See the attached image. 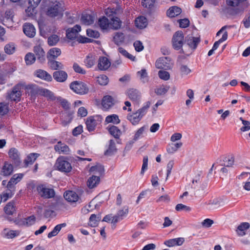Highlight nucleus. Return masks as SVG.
Here are the masks:
<instances>
[{"instance_id":"nucleus-1","label":"nucleus","mask_w":250,"mask_h":250,"mask_svg":"<svg viewBox=\"0 0 250 250\" xmlns=\"http://www.w3.org/2000/svg\"><path fill=\"white\" fill-rule=\"evenodd\" d=\"M23 177L22 173L15 174L10 178L7 183L6 189L3 192L4 201L12 197L16 191L15 185L20 182Z\"/></svg>"},{"instance_id":"nucleus-2","label":"nucleus","mask_w":250,"mask_h":250,"mask_svg":"<svg viewBox=\"0 0 250 250\" xmlns=\"http://www.w3.org/2000/svg\"><path fill=\"white\" fill-rule=\"evenodd\" d=\"M63 11L62 4L60 2L55 1L52 2L48 6L46 14L50 17L55 18L58 16L62 17Z\"/></svg>"},{"instance_id":"nucleus-3","label":"nucleus","mask_w":250,"mask_h":250,"mask_svg":"<svg viewBox=\"0 0 250 250\" xmlns=\"http://www.w3.org/2000/svg\"><path fill=\"white\" fill-rule=\"evenodd\" d=\"M226 4L229 7L235 9V14L243 12L249 5L248 0H226Z\"/></svg>"},{"instance_id":"nucleus-4","label":"nucleus","mask_w":250,"mask_h":250,"mask_svg":"<svg viewBox=\"0 0 250 250\" xmlns=\"http://www.w3.org/2000/svg\"><path fill=\"white\" fill-rule=\"evenodd\" d=\"M70 88L76 93L80 95L87 94L89 88L85 83L81 81H74L70 84Z\"/></svg>"},{"instance_id":"nucleus-5","label":"nucleus","mask_w":250,"mask_h":250,"mask_svg":"<svg viewBox=\"0 0 250 250\" xmlns=\"http://www.w3.org/2000/svg\"><path fill=\"white\" fill-rule=\"evenodd\" d=\"M21 87L20 83L15 85L11 90L7 92V99L11 101H20L21 95Z\"/></svg>"},{"instance_id":"nucleus-6","label":"nucleus","mask_w":250,"mask_h":250,"mask_svg":"<svg viewBox=\"0 0 250 250\" xmlns=\"http://www.w3.org/2000/svg\"><path fill=\"white\" fill-rule=\"evenodd\" d=\"M184 37L181 31L176 32L172 39L173 47L177 50L180 49L184 44Z\"/></svg>"},{"instance_id":"nucleus-7","label":"nucleus","mask_w":250,"mask_h":250,"mask_svg":"<svg viewBox=\"0 0 250 250\" xmlns=\"http://www.w3.org/2000/svg\"><path fill=\"white\" fill-rule=\"evenodd\" d=\"M37 190L41 197L49 199L54 197L55 192L53 189L48 188L44 185H40L37 188Z\"/></svg>"},{"instance_id":"nucleus-8","label":"nucleus","mask_w":250,"mask_h":250,"mask_svg":"<svg viewBox=\"0 0 250 250\" xmlns=\"http://www.w3.org/2000/svg\"><path fill=\"white\" fill-rule=\"evenodd\" d=\"M173 65L171 59L168 57H163L158 59L155 63L156 67L158 69H170Z\"/></svg>"},{"instance_id":"nucleus-9","label":"nucleus","mask_w":250,"mask_h":250,"mask_svg":"<svg viewBox=\"0 0 250 250\" xmlns=\"http://www.w3.org/2000/svg\"><path fill=\"white\" fill-rule=\"evenodd\" d=\"M56 165L59 170L63 172H69L72 169L70 163L62 158L57 159Z\"/></svg>"},{"instance_id":"nucleus-10","label":"nucleus","mask_w":250,"mask_h":250,"mask_svg":"<svg viewBox=\"0 0 250 250\" xmlns=\"http://www.w3.org/2000/svg\"><path fill=\"white\" fill-rule=\"evenodd\" d=\"M128 213V207L124 206L122 209H120L117 213L112 217L111 223L116 224L120 220H122Z\"/></svg>"},{"instance_id":"nucleus-11","label":"nucleus","mask_w":250,"mask_h":250,"mask_svg":"<svg viewBox=\"0 0 250 250\" xmlns=\"http://www.w3.org/2000/svg\"><path fill=\"white\" fill-rule=\"evenodd\" d=\"M81 27L79 25H75L72 28H69L66 31V37L70 40H73L77 38L78 33L81 31Z\"/></svg>"},{"instance_id":"nucleus-12","label":"nucleus","mask_w":250,"mask_h":250,"mask_svg":"<svg viewBox=\"0 0 250 250\" xmlns=\"http://www.w3.org/2000/svg\"><path fill=\"white\" fill-rule=\"evenodd\" d=\"M25 89L28 91L29 94L33 97L41 95L42 88L36 84H28L26 86Z\"/></svg>"},{"instance_id":"nucleus-13","label":"nucleus","mask_w":250,"mask_h":250,"mask_svg":"<svg viewBox=\"0 0 250 250\" xmlns=\"http://www.w3.org/2000/svg\"><path fill=\"white\" fill-rule=\"evenodd\" d=\"M34 52L37 58V61L43 63L45 61V53L43 48L40 45H37L34 47Z\"/></svg>"},{"instance_id":"nucleus-14","label":"nucleus","mask_w":250,"mask_h":250,"mask_svg":"<svg viewBox=\"0 0 250 250\" xmlns=\"http://www.w3.org/2000/svg\"><path fill=\"white\" fill-rule=\"evenodd\" d=\"M127 95L132 102L138 104L141 97V93L136 89H130L127 92Z\"/></svg>"},{"instance_id":"nucleus-15","label":"nucleus","mask_w":250,"mask_h":250,"mask_svg":"<svg viewBox=\"0 0 250 250\" xmlns=\"http://www.w3.org/2000/svg\"><path fill=\"white\" fill-rule=\"evenodd\" d=\"M24 33L29 38H33L36 34L35 27L30 23H25L23 25Z\"/></svg>"},{"instance_id":"nucleus-16","label":"nucleus","mask_w":250,"mask_h":250,"mask_svg":"<svg viewBox=\"0 0 250 250\" xmlns=\"http://www.w3.org/2000/svg\"><path fill=\"white\" fill-rule=\"evenodd\" d=\"M199 37H194L188 35L186 37L185 42L192 49H195L198 44L200 42Z\"/></svg>"},{"instance_id":"nucleus-17","label":"nucleus","mask_w":250,"mask_h":250,"mask_svg":"<svg viewBox=\"0 0 250 250\" xmlns=\"http://www.w3.org/2000/svg\"><path fill=\"white\" fill-rule=\"evenodd\" d=\"M53 77L57 82L62 83L67 80L68 75L65 71L59 70L54 72Z\"/></svg>"},{"instance_id":"nucleus-18","label":"nucleus","mask_w":250,"mask_h":250,"mask_svg":"<svg viewBox=\"0 0 250 250\" xmlns=\"http://www.w3.org/2000/svg\"><path fill=\"white\" fill-rule=\"evenodd\" d=\"M9 157L14 161L15 165L18 166L21 162L20 159V154L15 148H11L8 152Z\"/></svg>"},{"instance_id":"nucleus-19","label":"nucleus","mask_w":250,"mask_h":250,"mask_svg":"<svg viewBox=\"0 0 250 250\" xmlns=\"http://www.w3.org/2000/svg\"><path fill=\"white\" fill-rule=\"evenodd\" d=\"M48 66L53 70H62L64 68L62 62L57 61L53 59H48Z\"/></svg>"},{"instance_id":"nucleus-20","label":"nucleus","mask_w":250,"mask_h":250,"mask_svg":"<svg viewBox=\"0 0 250 250\" xmlns=\"http://www.w3.org/2000/svg\"><path fill=\"white\" fill-rule=\"evenodd\" d=\"M13 171V166L7 162H5L4 165L1 168L0 175L3 176L10 175Z\"/></svg>"},{"instance_id":"nucleus-21","label":"nucleus","mask_w":250,"mask_h":250,"mask_svg":"<svg viewBox=\"0 0 250 250\" xmlns=\"http://www.w3.org/2000/svg\"><path fill=\"white\" fill-rule=\"evenodd\" d=\"M184 242V238L179 237L167 240L165 241L164 244L167 247H171L175 246H181Z\"/></svg>"},{"instance_id":"nucleus-22","label":"nucleus","mask_w":250,"mask_h":250,"mask_svg":"<svg viewBox=\"0 0 250 250\" xmlns=\"http://www.w3.org/2000/svg\"><path fill=\"white\" fill-rule=\"evenodd\" d=\"M111 65L108 59L105 57H101L99 58L98 66L101 70H107Z\"/></svg>"},{"instance_id":"nucleus-23","label":"nucleus","mask_w":250,"mask_h":250,"mask_svg":"<svg viewBox=\"0 0 250 250\" xmlns=\"http://www.w3.org/2000/svg\"><path fill=\"white\" fill-rule=\"evenodd\" d=\"M35 75L38 78H40L48 82H51L52 80V77L46 71L42 69H38L35 72Z\"/></svg>"},{"instance_id":"nucleus-24","label":"nucleus","mask_w":250,"mask_h":250,"mask_svg":"<svg viewBox=\"0 0 250 250\" xmlns=\"http://www.w3.org/2000/svg\"><path fill=\"white\" fill-rule=\"evenodd\" d=\"M64 198L69 202L75 203L79 199L77 194L73 191H67L64 192Z\"/></svg>"},{"instance_id":"nucleus-25","label":"nucleus","mask_w":250,"mask_h":250,"mask_svg":"<svg viewBox=\"0 0 250 250\" xmlns=\"http://www.w3.org/2000/svg\"><path fill=\"white\" fill-rule=\"evenodd\" d=\"M5 213L7 215H12L16 211L15 201H11L8 203L4 208Z\"/></svg>"},{"instance_id":"nucleus-26","label":"nucleus","mask_w":250,"mask_h":250,"mask_svg":"<svg viewBox=\"0 0 250 250\" xmlns=\"http://www.w3.org/2000/svg\"><path fill=\"white\" fill-rule=\"evenodd\" d=\"M109 27L113 29H118L121 26L122 22L119 18L116 17H110Z\"/></svg>"},{"instance_id":"nucleus-27","label":"nucleus","mask_w":250,"mask_h":250,"mask_svg":"<svg viewBox=\"0 0 250 250\" xmlns=\"http://www.w3.org/2000/svg\"><path fill=\"white\" fill-rule=\"evenodd\" d=\"M87 129L89 131H93L95 130L97 125V122L94 117L90 116L86 119L85 122Z\"/></svg>"},{"instance_id":"nucleus-28","label":"nucleus","mask_w":250,"mask_h":250,"mask_svg":"<svg viewBox=\"0 0 250 250\" xmlns=\"http://www.w3.org/2000/svg\"><path fill=\"white\" fill-rule=\"evenodd\" d=\"M39 156V154L36 153H32L28 155L24 160V167L32 165Z\"/></svg>"},{"instance_id":"nucleus-29","label":"nucleus","mask_w":250,"mask_h":250,"mask_svg":"<svg viewBox=\"0 0 250 250\" xmlns=\"http://www.w3.org/2000/svg\"><path fill=\"white\" fill-rule=\"evenodd\" d=\"M114 100L111 96L107 95L104 97L102 104L104 108L108 109L114 104Z\"/></svg>"},{"instance_id":"nucleus-30","label":"nucleus","mask_w":250,"mask_h":250,"mask_svg":"<svg viewBox=\"0 0 250 250\" xmlns=\"http://www.w3.org/2000/svg\"><path fill=\"white\" fill-rule=\"evenodd\" d=\"M108 130L109 133L116 139H119L122 134L121 130L117 126L113 125H109L108 126Z\"/></svg>"},{"instance_id":"nucleus-31","label":"nucleus","mask_w":250,"mask_h":250,"mask_svg":"<svg viewBox=\"0 0 250 250\" xmlns=\"http://www.w3.org/2000/svg\"><path fill=\"white\" fill-rule=\"evenodd\" d=\"M55 150L58 151L60 153H62L64 154H68L69 152V147L64 144L62 143L61 142H59L58 144L54 146Z\"/></svg>"},{"instance_id":"nucleus-32","label":"nucleus","mask_w":250,"mask_h":250,"mask_svg":"<svg viewBox=\"0 0 250 250\" xmlns=\"http://www.w3.org/2000/svg\"><path fill=\"white\" fill-rule=\"evenodd\" d=\"M182 12L181 9L176 6L170 7L167 12V14L169 17L173 18L180 15Z\"/></svg>"},{"instance_id":"nucleus-33","label":"nucleus","mask_w":250,"mask_h":250,"mask_svg":"<svg viewBox=\"0 0 250 250\" xmlns=\"http://www.w3.org/2000/svg\"><path fill=\"white\" fill-rule=\"evenodd\" d=\"M135 23L137 27L140 29H143L147 25V20L144 16H140L135 20Z\"/></svg>"},{"instance_id":"nucleus-34","label":"nucleus","mask_w":250,"mask_h":250,"mask_svg":"<svg viewBox=\"0 0 250 250\" xmlns=\"http://www.w3.org/2000/svg\"><path fill=\"white\" fill-rule=\"evenodd\" d=\"M61 54V50L60 48L54 47L50 49L47 53V59H56Z\"/></svg>"},{"instance_id":"nucleus-35","label":"nucleus","mask_w":250,"mask_h":250,"mask_svg":"<svg viewBox=\"0 0 250 250\" xmlns=\"http://www.w3.org/2000/svg\"><path fill=\"white\" fill-rule=\"evenodd\" d=\"M100 181L99 176L93 175L88 179L87 185L89 188H93L99 184Z\"/></svg>"},{"instance_id":"nucleus-36","label":"nucleus","mask_w":250,"mask_h":250,"mask_svg":"<svg viewBox=\"0 0 250 250\" xmlns=\"http://www.w3.org/2000/svg\"><path fill=\"white\" fill-rule=\"evenodd\" d=\"M83 23L85 25H90L94 22V17L87 14H83L81 19Z\"/></svg>"},{"instance_id":"nucleus-37","label":"nucleus","mask_w":250,"mask_h":250,"mask_svg":"<svg viewBox=\"0 0 250 250\" xmlns=\"http://www.w3.org/2000/svg\"><path fill=\"white\" fill-rule=\"evenodd\" d=\"M250 228V224L248 222H243L241 223L237 227L236 229L237 233L239 236H244L245 235V230Z\"/></svg>"},{"instance_id":"nucleus-38","label":"nucleus","mask_w":250,"mask_h":250,"mask_svg":"<svg viewBox=\"0 0 250 250\" xmlns=\"http://www.w3.org/2000/svg\"><path fill=\"white\" fill-rule=\"evenodd\" d=\"M109 144L108 149L104 152V155L106 156H111L113 155L116 151L115 143L114 140H110L109 142Z\"/></svg>"},{"instance_id":"nucleus-39","label":"nucleus","mask_w":250,"mask_h":250,"mask_svg":"<svg viewBox=\"0 0 250 250\" xmlns=\"http://www.w3.org/2000/svg\"><path fill=\"white\" fill-rule=\"evenodd\" d=\"M66 226V224L65 223L60 224H59V225H57V226H56L54 227V228L52 230V231H51L48 234V235H47L48 238H51L54 236H56L59 233V232L61 230V229L62 228L65 227Z\"/></svg>"},{"instance_id":"nucleus-40","label":"nucleus","mask_w":250,"mask_h":250,"mask_svg":"<svg viewBox=\"0 0 250 250\" xmlns=\"http://www.w3.org/2000/svg\"><path fill=\"white\" fill-rule=\"evenodd\" d=\"M4 237L8 239H12L18 236L20 234V231L18 230H8L4 229L2 232Z\"/></svg>"},{"instance_id":"nucleus-41","label":"nucleus","mask_w":250,"mask_h":250,"mask_svg":"<svg viewBox=\"0 0 250 250\" xmlns=\"http://www.w3.org/2000/svg\"><path fill=\"white\" fill-rule=\"evenodd\" d=\"M101 217L100 214L98 215L93 214L91 215L89 218V225L91 227H96L98 225V222L101 220Z\"/></svg>"},{"instance_id":"nucleus-42","label":"nucleus","mask_w":250,"mask_h":250,"mask_svg":"<svg viewBox=\"0 0 250 250\" xmlns=\"http://www.w3.org/2000/svg\"><path fill=\"white\" fill-rule=\"evenodd\" d=\"M127 119L133 125H136L138 124L142 118L135 112L132 114H128L127 116Z\"/></svg>"},{"instance_id":"nucleus-43","label":"nucleus","mask_w":250,"mask_h":250,"mask_svg":"<svg viewBox=\"0 0 250 250\" xmlns=\"http://www.w3.org/2000/svg\"><path fill=\"white\" fill-rule=\"evenodd\" d=\"M4 50L7 54H13L16 51V45L14 42H9L5 45Z\"/></svg>"},{"instance_id":"nucleus-44","label":"nucleus","mask_w":250,"mask_h":250,"mask_svg":"<svg viewBox=\"0 0 250 250\" xmlns=\"http://www.w3.org/2000/svg\"><path fill=\"white\" fill-rule=\"evenodd\" d=\"M105 122L107 124L112 123L114 124H118L120 122V120L117 115L112 114L108 115L106 117Z\"/></svg>"},{"instance_id":"nucleus-45","label":"nucleus","mask_w":250,"mask_h":250,"mask_svg":"<svg viewBox=\"0 0 250 250\" xmlns=\"http://www.w3.org/2000/svg\"><path fill=\"white\" fill-rule=\"evenodd\" d=\"M109 19L105 17L100 18L98 21V24L102 29H106L109 27Z\"/></svg>"},{"instance_id":"nucleus-46","label":"nucleus","mask_w":250,"mask_h":250,"mask_svg":"<svg viewBox=\"0 0 250 250\" xmlns=\"http://www.w3.org/2000/svg\"><path fill=\"white\" fill-rule=\"evenodd\" d=\"M24 60L27 65H31L35 62L36 57L32 53H28L25 56Z\"/></svg>"},{"instance_id":"nucleus-47","label":"nucleus","mask_w":250,"mask_h":250,"mask_svg":"<svg viewBox=\"0 0 250 250\" xmlns=\"http://www.w3.org/2000/svg\"><path fill=\"white\" fill-rule=\"evenodd\" d=\"M124 35L123 33L117 32L113 37L115 43L118 45L124 42Z\"/></svg>"},{"instance_id":"nucleus-48","label":"nucleus","mask_w":250,"mask_h":250,"mask_svg":"<svg viewBox=\"0 0 250 250\" xmlns=\"http://www.w3.org/2000/svg\"><path fill=\"white\" fill-rule=\"evenodd\" d=\"M41 96L46 97L48 99L52 101L55 100V97L53 92L45 88H42Z\"/></svg>"},{"instance_id":"nucleus-49","label":"nucleus","mask_w":250,"mask_h":250,"mask_svg":"<svg viewBox=\"0 0 250 250\" xmlns=\"http://www.w3.org/2000/svg\"><path fill=\"white\" fill-rule=\"evenodd\" d=\"M169 86L167 85H162L155 89V93L158 95H163L169 90Z\"/></svg>"},{"instance_id":"nucleus-50","label":"nucleus","mask_w":250,"mask_h":250,"mask_svg":"<svg viewBox=\"0 0 250 250\" xmlns=\"http://www.w3.org/2000/svg\"><path fill=\"white\" fill-rule=\"evenodd\" d=\"M90 172L98 173L100 175L102 174L104 172V167L100 164H97L95 166L91 167L89 170Z\"/></svg>"},{"instance_id":"nucleus-51","label":"nucleus","mask_w":250,"mask_h":250,"mask_svg":"<svg viewBox=\"0 0 250 250\" xmlns=\"http://www.w3.org/2000/svg\"><path fill=\"white\" fill-rule=\"evenodd\" d=\"M137 75L140 77L141 81L143 83H145L148 82V76L146 71L145 69H143L137 72Z\"/></svg>"},{"instance_id":"nucleus-52","label":"nucleus","mask_w":250,"mask_h":250,"mask_svg":"<svg viewBox=\"0 0 250 250\" xmlns=\"http://www.w3.org/2000/svg\"><path fill=\"white\" fill-rule=\"evenodd\" d=\"M84 62L87 68H91L95 62V59L92 56H87L84 60Z\"/></svg>"},{"instance_id":"nucleus-53","label":"nucleus","mask_w":250,"mask_h":250,"mask_svg":"<svg viewBox=\"0 0 250 250\" xmlns=\"http://www.w3.org/2000/svg\"><path fill=\"white\" fill-rule=\"evenodd\" d=\"M9 111V104L5 102L0 103V115H6Z\"/></svg>"},{"instance_id":"nucleus-54","label":"nucleus","mask_w":250,"mask_h":250,"mask_svg":"<svg viewBox=\"0 0 250 250\" xmlns=\"http://www.w3.org/2000/svg\"><path fill=\"white\" fill-rule=\"evenodd\" d=\"M59 41V36L57 35L54 34L48 37L47 42L49 46H53L56 45Z\"/></svg>"},{"instance_id":"nucleus-55","label":"nucleus","mask_w":250,"mask_h":250,"mask_svg":"<svg viewBox=\"0 0 250 250\" xmlns=\"http://www.w3.org/2000/svg\"><path fill=\"white\" fill-rule=\"evenodd\" d=\"M239 119L242 121L244 126L240 128V130L242 132L247 131L250 130V122L248 121L244 120L242 117Z\"/></svg>"},{"instance_id":"nucleus-56","label":"nucleus","mask_w":250,"mask_h":250,"mask_svg":"<svg viewBox=\"0 0 250 250\" xmlns=\"http://www.w3.org/2000/svg\"><path fill=\"white\" fill-rule=\"evenodd\" d=\"M98 83L102 85H105L108 83V78L105 75H101L97 78Z\"/></svg>"},{"instance_id":"nucleus-57","label":"nucleus","mask_w":250,"mask_h":250,"mask_svg":"<svg viewBox=\"0 0 250 250\" xmlns=\"http://www.w3.org/2000/svg\"><path fill=\"white\" fill-rule=\"evenodd\" d=\"M155 0H142V5L147 8H151L154 5Z\"/></svg>"},{"instance_id":"nucleus-58","label":"nucleus","mask_w":250,"mask_h":250,"mask_svg":"<svg viewBox=\"0 0 250 250\" xmlns=\"http://www.w3.org/2000/svg\"><path fill=\"white\" fill-rule=\"evenodd\" d=\"M158 76L160 79L165 81L168 80L170 78L169 73L164 70H160L158 72Z\"/></svg>"},{"instance_id":"nucleus-59","label":"nucleus","mask_w":250,"mask_h":250,"mask_svg":"<svg viewBox=\"0 0 250 250\" xmlns=\"http://www.w3.org/2000/svg\"><path fill=\"white\" fill-rule=\"evenodd\" d=\"M57 100L60 102L61 104L64 109L68 110L69 109L70 104L66 100L62 99L61 97L58 98Z\"/></svg>"},{"instance_id":"nucleus-60","label":"nucleus","mask_w":250,"mask_h":250,"mask_svg":"<svg viewBox=\"0 0 250 250\" xmlns=\"http://www.w3.org/2000/svg\"><path fill=\"white\" fill-rule=\"evenodd\" d=\"M26 226H30L33 225L36 221V217L34 215H31L27 218H24Z\"/></svg>"},{"instance_id":"nucleus-61","label":"nucleus","mask_w":250,"mask_h":250,"mask_svg":"<svg viewBox=\"0 0 250 250\" xmlns=\"http://www.w3.org/2000/svg\"><path fill=\"white\" fill-rule=\"evenodd\" d=\"M86 34L88 36L94 38H98L100 36L99 32L91 29H88L86 30Z\"/></svg>"},{"instance_id":"nucleus-62","label":"nucleus","mask_w":250,"mask_h":250,"mask_svg":"<svg viewBox=\"0 0 250 250\" xmlns=\"http://www.w3.org/2000/svg\"><path fill=\"white\" fill-rule=\"evenodd\" d=\"M73 68L76 73L82 74H84L86 73V71L76 62L74 63Z\"/></svg>"},{"instance_id":"nucleus-63","label":"nucleus","mask_w":250,"mask_h":250,"mask_svg":"<svg viewBox=\"0 0 250 250\" xmlns=\"http://www.w3.org/2000/svg\"><path fill=\"white\" fill-rule=\"evenodd\" d=\"M77 41L79 43H82L92 42L94 41V40L92 39L86 38L85 37H83L82 36H80L79 37L78 36L77 37Z\"/></svg>"},{"instance_id":"nucleus-64","label":"nucleus","mask_w":250,"mask_h":250,"mask_svg":"<svg viewBox=\"0 0 250 250\" xmlns=\"http://www.w3.org/2000/svg\"><path fill=\"white\" fill-rule=\"evenodd\" d=\"M180 70L182 75H187L190 73L191 70L186 65L181 64L180 66Z\"/></svg>"}]
</instances>
